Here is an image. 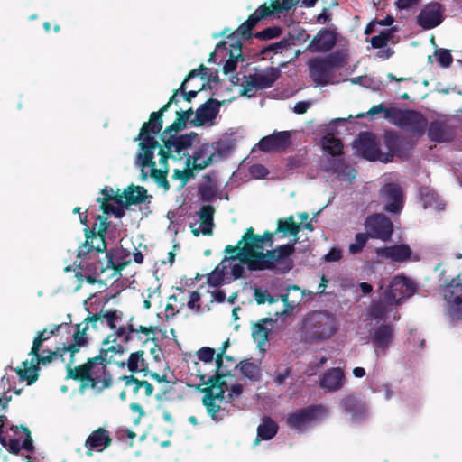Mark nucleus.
Listing matches in <instances>:
<instances>
[{
    "instance_id": "obj_1",
    "label": "nucleus",
    "mask_w": 462,
    "mask_h": 462,
    "mask_svg": "<svg viewBox=\"0 0 462 462\" xmlns=\"http://www.w3.org/2000/svg\"><path fill=\"white\" fill-rule=\"evenodd\" d=\"M124 313L123 311L117 309H106L101 310L98 313H95L91 316H88L85 319V326L83 328L80 327L82 330L86 326L88 328V324H91L95 329H98L99 326L104 325L106 323L107 327L114 332V334L109 335L103 341V345H108L110 342H116V338L121 339L122 342L128 344L136 337L137 339H141L139 334H143L145 336H149L151 334L154 335L157 328L154 326H143V325H134V317H130L126 324L123 323Z\"/></svg>"
},
{
    "instance_id": "obj_2",
    "label": "nucleus",
    "mask_w": 462,
    "mask_h": 462,
    "mask_svg": "<svg viewBox=\"0 0 462 462\" xmlns=\"http://www.w3.org/2000/svg\"><path fill=\"white\" fill-rule=\"evenodd\" d=\"M87 330V326L81 330L80 325H76L71 344L65 345L61 348L57 347L56 350H43L42 355H40V352L37 355H32L33 357L31 361V366H28L29 363L25 360L23 362V368H15L20 380L26 381L28 385L34 383L39 377L40 365H47L58 358L64 362L63 356L67 352L70 354L69 362L73 364L75 362L74 356L79 352L80 347L88 345Z\"/></svg>"
},
{
    "instance_id": "obj_3",
    "label": "nucleus",
    "mask_w": 462,
    "mask_h": 462,
    "mask_svg": "<svg viewBox=\"0 0 462 462\" xmlns=\"http://www.w3.org/2000/svg\"><path fill=\"white\" fill-rule=\"evenodd\" d=\"M107 351H100L99 355L89 357L84 364L73 366L72 362L66 365V379L81 383L80 389L91 387L103 391L113 384V376L108 371Z\"/></svg>"
},
{
    "instance_id": "obj_4",
    "label": "nucleus",
    "mask_w": 462,
    "mask_h": 462,
    "mask_svg": "<svg viewBox=\"0 0 462 462\" xmlns=\"http://www.w3.org/2000/svg\"><path fill=\"white\" fill-rule=\"evenodd\" d=\"M337 331L336 316L328 310L313 311L305 316L302 334L306 340L319 341L330 338Z\"/></svg>"
},
{
    "instance_id": "obj_5",
    "label": "nucleus",
    "mask_w": 462,
    "mask_h": 462,
    "mask_svg": "<svg viewBox=\"0 0 462 462\" xmlns=\"http://www.w3.org/2000/svg\"><path fill=\"white\" fill-rule=\"evenodd\" d=\"M296 5L293 0H272L270 5L266 3L261 5L255 11L250 14L245 22L241 23L238 28L228 37L236 36L237 38L248 40L253 37L252 30L262 21L274 14H282L289 11Z\"/></svg>"
},
{
    "instance_id": "obj_6",
    "label": "nucleus",
    "mask_w": 462,
    "mask_h": 462,
    "mask_svg": "<svg viewBox=\"0 0 462 462\" xmlns=\"http://www.w3.org/2000/svg\"><path fill=\"white\" fill-rule=\"evenodd\" d=\"M200 380L206 387L199 389L204 393L202 397V404L205 406L208 416L215 422H220L224 420L222 412L225 408H222L217 401L220 402L226 400V383H219L217 376H207V374H200Z\"/></svg>"
},
{
    "instance_id": "obj_7",
    "label": "nucleus",
    "mask_w": 462,
    "mask_h": 462,
    "mask_svg": "<svg viewBox=\"0 0 462 462\" xmlns=\"http://www.w3.org/2000/svg\"><path fill=\"white\" fill-rule=\"evenodd\" d=\"M97 220L99 223L96 222L91 228L88 226L84 228L86 240L78 249V257L89 256L93 258L95 255L103 254L106 252V234L110 222L99 215L97 216Z\"/></svg>"
},
{
    "instance_id": "obj_8",
    "label": "nucleus",
    "mask_w": 462,
    "mask_h": 462,
    "mask_svg": "<svg viewBox=\"0 0 462 462\" xmlns=\"http://www.w3.org/2000/svg\"><path fill=\"white\" fill-rule=\"evenodd\" d=\"M345 63L340 51L332 52L324 58H313L309 60V75L317 86L329 84L332 72Z\"/></svg>"
},
{
    "instance_id": "obj_9",
    "label": "nucleus",
    "mask_w": 462,
    "mask_h": 462,
    "mask_svg": "<svg viewBox=\"0 0 462 462\" xmlns=\"http://www.w3.org/2000/svg\"><path fill=\"white\" fill-rule=\"evenodd\" d=\"M162 127L157 125V127L152 125L151 121L143 124L135 141H140L139 148L143 152L137 154L138 159L141 161L142 170L144 168H152L156 166L154 161V151L160 148L159 142L152 134H157L162 131Z\"/></svg>"
},
{
    "instance_id": "obj_10",
    "label": "nucleus",
    "mask_w": 462,
    "mask_h": 462,
    "mask_svg": "<svg viewBox=\"0 0 462 462\" xmlns=\"http://www.w3.org/2000/svg\"><path fill=\"white\" fill-rule=\"evenodd\" d=\"M231 261L238 260L247 266L249 271L272 270L277 273L276 250L271 249L263 253V250L252 249L250 253L238 251L230 254Z\"/></svg>"
},
{
    "instance_id": "obj_11",
    "label": "nucleus",
    "mask_w": 462,
    "mask_h": 462,
    "mask_svg": "<svg viewBox=\"0 0 462 462\" xmlns=\"http://www.w3.org/2000/svg\"><path fill=\"white\" fill-rule=\"evenodd\" d=\"M275 234V231L272 232L266 230L262 236H260L254 234V229L253 227H249L245 230L242 238L236 245H226L224 252L227 254H232L238 251L250 253L252 249L263 250L264 245L272 247L273 245V237Z\"/></svg>"
},
{
    "instance_id": "obj_12",
    "label": "nucleus",
    "mask_w": 462,
    "mask_h": 462,
    "mask_svg": "<svg viewBox=\"0 0 462 462\" xmlns=\"http://www.w3.org/2000/svg\"><path fill=\"white\" fill-rule=\"evenodd\" d=\"M354 147L362 157L371 162L379 161L387 163L393 160L392 153H384L381 151L380 143L375 134L371 132H361L355 141Z\"/></svg>"
},
{
    "instance_id": "obj_13",
    "label": "nucleus",
    "mask_w": 462,
    "mask_h": 462,
    "mask_svg": "<svg viewBox=\"0 0 462 462\" xmlns=\"http://www.w3.org/2000/svg\"><path fill=\"white\" fill-rule=\"evenodd\" d=\"M100 254L95 255L91 258L89 256L78 257L79 263L78 264L79 270L76 271L75 276L78 280L82 281L83 279L89 284H95L97 282H102L101 280L97 279V276L107 271L109 264H112L111 260H102L99 258Z\"/></svg>"
},
{
    "instance_id": "obj_14",
    "label": "nucleus",
    "mask_w": 462,
    "mask_h": 462,
    "mask_svg": "<svg viewBox=\"0 0 462 462\" xmlns=\"http://www.w3.org/2000/svg\"><path fill=\"white\" fill-rule=\"evenodd\" d=\"M416 285L408 278L394 276L383 293V300L386 304L399 305L403 300L412 296L416 291Z\"/></svg>"
},
{
    "instance_id": "obj_15",
    "label": "nucleus",
    "mask_w": 462,
    "mask_h": 462,
    "mask_svg": "<svg viewBox=\"0 0 462 462\" xmlns=\"http://www.w3.org/2000/svg\"><path fill=\"white\" fill-rule=\"evenodd\" d=\"M448 314L452 320L462 321V281L460 275L452 278L442 289Z\"/></svg>"
},
{
    "instance_id": "obj_16",
    "label": "nucleus",
    "mask_w": 462,
    "mask_h": 462,
    "mask_svg": "<svg viewBox=\"0 0 462 462\" xmlns=\"http://www.w3.org/2000/svg\"><path fill=\"white\" fill-rule=\"evenodd\" d=\"M324 411L325 409L321 404H311L288 414L286 424L290 429L300 432L316 421L319 415Z\"/></svg>"
},
{
    "instance_id": "obj_17",
    "label": "nucleus",
    "mask_w": 462,
    "mask_h": 462,
    "mask_svg": "<svg viewBox=\"0 0 462 462\" xmlns=\"http://www.w3.org/2000/svg\"><path fill=\"white\" fill-rule=\"evenodd\" d=\"M364 225L371 238L388 241L393 233V222L383 213H374L368 216Z\"/></svg>"
},
{
    "instance_id": "obj_18",
    "label": "nucleus",
    "mask_w": 462,
    "mask_h": 462,
    "mask_svg": "<svg viewBox=\"0 0 462 462\" xmlns=\"http://www.w3.org/2000/svg\"><path fill=\"white\" fill-rule=\"evenodd\" d=\"M383 209L392 214H400L403 208L404 197L401 186L394 182L384 184L379 192Z\"/></svg>"
},
{
    "instance_id": "obj_19",
    "label": "nucleus",
    "mask_w": 462,
    "mask_h": 462,
    "mask_svg": "<svg viewBox=\"0 0 462 462\" xmlns=\"http://www.w3.org/2000/svg\"><path fill=\"white\" fill-rule=\"evenodd\" d=\"M177 134L171 133L164 136L163 130L160 134V138L165 148L171 149L172 152L176 153L174 160H180L185 155L181 154V152L191 147L193 142L198 137V134L195 132L181 135H177Z\"/></svg>"
},
{
    "instance_id": "obj_20",
    "label": "nucleus",
    "mask_w": 462,
    "mask_h": 462,
    "mask_svg": "<svg viewBox=\"0 0 462 462\" xmlns=\"http://www.w3.org/2000/svg\"><path fill=\"white\" fill-rule=\"evenodd\" d=\"M101 198H97V201L100 204V208L104 214H113L116 218L125 216V201L124 196H120L115 192L112 188L105 187L101 189Z\"/></svg>"
},
{
    "instance_id": "obj_21",
    "label": "nucleus",
    "mask_w": 462,
    "mask_h": 462,
    "mask_svg": "<svg viewBox=\"0 0 462 462\" xmlns=\"http://www.w3.org/2000/svg\"><path fill=\"white\" fill-rule=\"evenodd\" d=\"M417 24L424 30H430L443 22V8L438 2L426 5L417 15Z\"/></svg>"
},
{
    "instance_id": "obj_22",
    "label": "nucleus",
    "mask_w": 462,
    "mask_h": 462,
    "mask_svg": "<svg viewBox=\"0 0 462 462\" xmlns=\"http://www.w3.org/2000/svg\"><path fill=\"white\" fill-rule=\"evenodd\" d=\"M291 134L289 131L273 132L263 137L258 143V148L264 152L284 151L291 145Z\"/></svg>"
},
{
    "instance_id": "obj_23",
    "label": "nucleus",
    "mask_w": 462,
    "mask_h": 462,
    "mask_svg": "<svg viewBox=\"0 0 462 462\" xmlns=\"http://www.w3.org/2000/svg\"><path fill=\"white\" fill-rule=\"evenodd\" d=\"M213 145L208 143L201 144L192 154L188 155L185 161V166H193L196 171L206 169L216 162L215 152H212Z\"/></svg>"
},
{
    "instance_id": "obj_24",
    "label": "nucleus",
    "mask_w": 462,
    "mask_h": 462,
    "mask_svg": "<svg viewBox=\"0 0 462 462\" xmlns=\"http://www.w3.org/2000/svg\"><path fill=\"white\" fill-rule=\"evenodd\" d=\"M337 42V34L334 31L322 28L307 46V50L312 53L330 51Z\"/></svg>"
},
{
    "instance_id": "obj_25",
    "label": "nucleus",
    "mask_w": 462,
    "mask_h": 462,
    "mask_svg": "<svg viewBox=\"0 0 462 462\" xmlns=\"http://www.w3.org/2000/svg\"><path fill=\"white\" fill-rule=\"evenodd\" d=\"M112 443V439L109 435L108 430L104 428H98L93 430L85 441V447L87 448V456L91 457L93 451H102Z\"/></svg>"
},
{
    "instance_id": "obj_26",
    "label": "nucleus",
    "mask_w": 462,
    "mask_h": 462,
    "mask_svg": "<svg viewBox=\"0 0 462 462\" xmlns=\"http://www.w3.org/2000/svg\"><path fill=\"white\" fill-rule=\"evenodd\" d=\"M345 381L344 371L339 367H333L323 374L319 380V387L327 393H333L342 389Z\"/></svg>"
},
{
    "instance_id": "obj_27",
    "label": "nucleus",
    "mask_w": 462,
    "mask_h": 462,
    "mask_svg": "<svg viewBox=\"0 0 462 462\" xmlns=\"http://www.w3.org/2000/svg\"><path fill=\"white\" fill-rule=\"evenodd\" d=\"M221 103L218 100L209 98L196 110L195 117L189 121V124L196 126L206 125L216 118Z\"/></svg>"
},
{
    "instance_id": "obj_28",
    "label": "nucleus",
    "mask_w": 462,
    "mask_h": 462,
    "mask_svg": "<svg viewBox=\"0 0 462 462\" xmlns=\"http://www.w3.org/2000/svg\"><path fill=\"white\" fill-rule=\"evenodd\" d=\"M298 238H294L291 244L279 245L276 250L277 273L284 274L293 268V261L291 256L295 252V244Z\"/></svg>"
},
{
    "instance_id": "obj_29",
    "label": "nucleus",
    "mask_w": 462,
    "mask_h": 462,
    "mask_svg": "<svg viewBox=\"0 0 462 462\" xmlns=\"http://www.w3.org/2000/svg\"><path fill=\"white\" fill-rule=\"evenodd\" d=\"M394 337V327L391 323L381 324L376 327L371 336L373 346L376 350L383 352L390 346Z\"/></svg>"
},
{
    "instance_id": "obj_30",
    "label": "nucleus",
    "mask_w": 462,
    "mask_h": 462,
    "mask_svg": "<svg viewBox=\"0 0 462 462\" xmlns=\"http://www.w3.org/2000/svg\"><path fill=\"white\" fill-rule=\"evenodd\" d=\"M323 170L327 172L337 174L340 180H353L357 175L355 168L348 167L342 158H328L323 166Z\"/></svg>"
},
{
    "instance_id": "obj_31",
    "label": "nucleus",
    "mask_w": 462,
    "mask_h": 462,
    "mask_svg": "<svg viewBox=\"0 0 462 462\" xmlns=\"http://www.w3.org/2000/svg\"><path fill=\"white\" fill-rule=\"evenodd\" d=\"M341 408L346 413L351 414L355 420H361L366 414V405L356 394H349L343 398L340 402Z\"/></svg>"
},
{
    "instance_id": "obj_32",
    "label": "nucleus",
    "mask_w": 462,
    "mask_h": 462,
    "mask_svg": "<svg viewBox=\"0 0 462 462\" xmlns=\"http://www.w3.org/2000/svg\"><path fill=\"white\" fill-rule=\"evenodd\" d=\"M377 254L394 262L402 263L410 259L411 249L406 244L379 248Z\"/></svg>"
},
{
    "instance_id": "obj_33",
    "label": "nucleus",
    "mask_w": 462,
    "mask_h": 462,
    "mask_svg": "<svg viewBox=\"0 0 462 462\" xmlns=\"http://www.w3.org/2000/svg\"><path fill=\"white\" fill-rule=\"evenodd\" d=\"M427 120L421 113L414 110H407V114L401 128L422 134L425 132Z\"/></svg>"
},
{
    "instance_id": "obj_34",
    "label": "nucleus",
    "mask_w": 462,
    "mask_h": 462,
    "mask_svg": "<svg viewBox=\"0 0 462 462\" xmlns=\"http://www.w3.org/2000/svg\"><path fill=\"white\" fill-rule=\"evenodd\" d=\"M120 196H124L125 208L131 205H139L143 203L146 199L152 198L147 194V189L142 186L130 185L124 190Z\"/></svg>"
},
{
    "instance_id": "obj_35",
    "label": "nucleus",
    "mask_w": 462,
    "mask_h": 462,
    "mask_svg": "<svg viewBox=\"0 0 462 462\" xmlns=\"http://www.w3.org/2000/svg\"><path fill=\"white\" fill-rule=\"evenodd\" d=\"M203 180L198 187L199 196L203 202H212L217 194V183L209 174L204 175Z\"/></svg>"
},
{
    "instance_id": "obj_36",
    "label": "nucleus",
    "mask_w": 462,
    "mask_h": 462,
    "mask_svg": "<svg viewBox=\"0 0 462 462\" xmlns=\"http://www.w3.org/2000/svg\"><path fill=\"white\" fill-rule=\"evenodd\" d=\"M215 208L211 205H204L200 208L198 215L201 225V234L212 236L214 228Z\"/></svg>"
},
{
    "instance_id": "obj_37",
    "label": "nucleus",
    "mask_w": 462,
    "mask_h": 462,
    "mask_svg": "<svg viewBox=\"0 0 462 462\" xmlns=\"http://www.w3.org/2000/svg\"><path fill=\"white\" fill-rule=\"evenodd\" d=\"M230 46L232 49L229 51V58L223 67V72L226 75L236 69L238 60H244L241 41L237 39L234 43H231Z\"/></svg>"
},
{
    "instance_id": "obj_38",
    "label": "nucleus",
    "mask_w": 462,
    "mask_h": 462,
    "mask_svg": "<svg viewBox=\"0 0 462 462\" xmlns=\"http://www.w3.org/2000/svg\"><path fill=\"white\" fill-rule=\"evenodd\" d=\"M258 88L265 89L271 88L281 76L279 68L268 67L261 73H254Z\"/></svg>"
},
{
    "instance_id": "obj_39",
    "label": "nucleus",
    "mask_w": 462,
    "mask_h": 462,
    "mask_svg": "<svg viewBox=\"0 0 462 462\" xmlns=\"http://www.w3.org/2000/svg\"><path fill=\"white\" fill-rule=\"evenodd\" d=\"M193 114L194 110L191 107L185 111H177L174 122L164 129V136L171 133H180L184 130L187 126V122L190 121Z\"/></svg>"
},
{
    "instance_id": "obj_40",
    "label": "nucleus",
    "mask_w": 462,
    "mask_h": 462,
    "mask_svg": "<svg viewBox=\"0 0 462 462\" xmlns=\"http://www.w3.org/2000/svg\"><path fill=\"white\" fill-rule=\"evenodd\" d=\"M169 170L165 167L164 169H157L156 166L150 169V173L144 170H141L142 180L144 181L150 176L159 187L168 191L171 188L170 183L167 180Z\"/></svg>"
},
{
    "instance_id": "obj_41",
    "label": "nucleus",
    "mask_w": 462,
    "mask_h": 462,
    "mask_svg": "<svg viewBox=\"0 0 462 462\" xmlns=\"http://www.w3.org/2000/svg\"><path fill=\"white\" fill-rule=\"evenodd\" d=\"M279 426L275 420L269 416H264L257 428V438L261 440H270L278 432Z\"/></svg>"
},
{
    "instance_id": "obj_42",
    "label": "nucleus",
    "mask_w": 462,
    "mask_h": 462,
    "mask_svg": "<svg viewBox=\"0 0 462 462\" xmlns=\"http://www.w3.org/2000/svg\"><path fill=\"white\" fill-rule=\"evenodd\" d=\"M239 364L236 363V359L226 355L224 359H221V365L216 364V372L212 376H217L219 379V383H226L224 378L230 376L232 372L237 369Z\"/></svg>"
},
{
    "instance_id": "obj_43",
    "label": "nucleus",
    "mask_w": 462,
    "mask_h": 462,
    "mask_svg": "<svg viewBox=\"0 0 462 462\" xmlns=\"http://www.w3.org/2000/svg\"><path fill=\"white\" fill-rule=\"evenodd\" d=\"M144 352L143 350H138L130 354L127 360V368L128 370L134 374L143 372L144 375L148 374V364L143 358Z\"/></svg>"
},
{
    "instance_id": "obj_44",
    "label": "nucleus",
    "mask_w": 462,
    "mask_h": 462,
    "mask_svg": "<svg viewBox=\"0 0 462 462\" xmlns=\"http://www.w3.org/2000/svg\"><path fill=\"white\" fill-rule=\"evenodd\" d=\"M300 231V224L294 221V217L292 215L289 216L287 218H279L277 220V227L275 233H282L284 236L286 234H290L291 236L297 238Z\"/></svg>"
},
{
    "instance_id": "obj_45",
    "label": "nucleus",
    "mask_w": 462,
    "mask_h": 462,
    "mask_svg": "<svg viewBox=\"0 0 462 462\" xmlns=\"http://www.w3.org/2000/svg\"><path fill=\"white\" fill-rule=\"evenodd\" d=\"M241 374L252 382H258L261 380L262 372L258 365L251 362L249 359H244L239 363L238 366Z\"/></svg>"
},
{
    "instance_id": "obj_46",
    "label": "nucleus",
    "mask_w": 462,
    "mask_h": 462,
    "mask_svg": "<svg viewBox=\"0 0 462 462\" xmlns=\"http://www.w3.org/2000/svg\"><path fill=\"white\" fill-rule=\"evenodd\" d=\"M120 380H122L125 383V386L134 385L133 393L134 394H136L138 393L140 388L144 389V394L147 397L152 396V394L153 393V386L148 381L138 380L133 374L122 375L120 377Z\"/></svg>"
},
{
    "instance_id": "obj_47",
    "label": "nucleus",
    "mask_w": 462,
    "mask_h": 462,
    "mask_svg": "<svg viewBox=\"0 0 462 462\" xmlns=\"http://www.w3.org/2000/svg\"><path fill=\"white\" fill-rule=\"evenodd\" d=\"M178 91H173L172 96L169 98L168 102L164 104L158 111L152 112L150 114L149 121L152 122V125L157 127V125L162 126L163 125L162 116L165 112H167L170 106L173 105H178L180 100L178 98Z\"/></svg>"
},
{
    "instance_id": "obj_48",
    "label": "nucleus",
    "mask_w": 462,
    "mask_h": 462,
    "mask_svg": "<svg viewBox=\"0 0 462 462\" xmlns=\"http://www.w3.org/2000/svg\"><path fill=\"white\" fill-rule=\"evenodd\" d=\"M226 260H231L229 257H225L224 260L218 264L208 275L207 278V282L212 287H217L222 284L225 276L226 266L224 265V263Z\"/></svg>"
},
{
    "instance_id": "obj_49",
    "label": "nucleus",
    "mask_w": 462,
    "mask_h": 462,
    "mask_svg": "<svg viewBox=\"0 0 462 462\" xmlns=\"http://www.w3.org/2000/svg\"><path fill=\"white\" fill-rule=\"evenodd\" d=\"M269 318H263L257 323L254 324L252 328V336L259 344H264L268 340V328L265 324L271 322Z\"/></svg>"
},
{
    "instance_id": "obj_50",
    "label": "nucleus",
    "mask_w": 462,
    "mask_h": 462,
    "mask_svg": "<svg viewBox=\"0 0 462 462\" xmlns=\"http://www.w3.org/2000/svg\"><path fill=\"white\" fill-rule=\"evenodd\" d=\"M322 146L323 149L333 157L340 155L342 153V142L332 135L328 134L323 137Z\"/></svg>"
},
{
    "instance_id": "obj_51",
    "label": "nucleus",
    "mask_w": 462,
    "mask_h": 462,
    "mask_svg": "<svg viewBox=\"0 0 462 462\" xmlns=\"http://www.w3.org/2000/svg\"><path fill=\"white\" fill-rule=\"evenodd\" d=\"M428 136L431 141L443 142L446 140V125L445 124L433 121L430 123L428 129Z\"/></svg>"
},
{
    "instance_id": "obj_52",
    "label": "nucleus",
    "mask_w": 462,
    "mask_h": 462,
    "mask_svg": "<svg viewBox=\"0 0 462 462\" xmlns=\"http://www.w3.org/2000/svg\"><path fill=\"white\" fill-rule=\"evenodd\" d=\"M394 32L395 29L390 28L381 32L378 35L372 37L370 40L372 47L374 49L385 47L393 38Z\"/></svg>"
},
{
    "instance_id": "obj_53",
    "label": "nucleus",
    "mask_w": 462,
    "mask_h": 462,
    "mask_svg": "<svg viewBox=\"0 0 462 462\" xmlns=\"http://www.w3.org/2000/svg\"><path fill=\"white\" fill-rule=\"evenodd\" d=\"M10 430L15 435L18 436L21 432L25 434V439L21 445V448L25 449L26 451L32 452L34 450L33 441L31 436L30 430L25 426H11Z\"/></svg>"
},
{
    "instance_id": "obj_54",
    "label": "nucleus",
    "mask_w": 462,
    "mask_h": 462,
    "mask_svg": "<svg viewBox=\"0 0 462 462\" xmlns=\"http://www.w3.org/2000/svg\"><path fill=\"white\" fill-rule=\"evenodd\" d=\"M207 71L208 68L203 64H201L198 69H191L185 77L180 88L178 89H175L174 91H178V94L183 95L186 92L187 82L195 77H200L202 79H205L207 77Z\"/></svg>"
},
{
    "instance_id": "obj_55",
    "label": "nucleus",
    "mask_w": 462,
    "mask_h": 462,
    "mask_svg": "<svg viewBox=\"0 0 462 462\" xmlns=\"http://www.w3.org/2000/svg\"><path fill=\"white\" fill-rule=\"evenodd\" d=\"M388 304L385 301H374L370 305L369 314L374 319L385 320L387 319Z\"/></svg>"
},
{
    "instance_id": "obj_56",
    "label": "nucleus",
    "mask_w": 462,
    "mask_h": 462,
    "mask_svg": "<svg viewBox=\"0 0 462 462\" xmlns=\"http://www.w3.org/2000/svg\"><path fill=\"white\" fill-rule=\"evenodd\" d=\"M384 143L389 151L387 153H392L393 155V153L400 151L402 140L396 133L388 132L384 134Z\"/></svg>"
},
{
    "instance_id": "obj_57",
    "label": "nucleus",
    "mask_w": 462,
    "mask_h": 462,
    "mask_svg": "<svg viewBox=\"0 0 462 462\" xmlns=\"http://www.w3.org/2000/svg\"><path fill=\"white\" fill-rule=\"evenodd\" d=\"M407 114V110H402L396 107H390L384 115V118L388 119L392 124L401 127L404 117Z\"/></svg>"
},
{
    "instance_id": "obj_58",
    "label": "nucleus",
    "mask_w": 462,
    "mask_h": 462,
    "mask_svg": "<svg viewBox=\"0 0 462 462\" xmlns=\"http://www.w3.org/2000/svg\"><path fill=\"white\" fill-rule=\"evenodd\" d=\"M51 337V336L49 334V329L43 328L42 330L39 331L33 339L29 355H37V353L41 351L43 343Z\"/></svg>"
},
{
    "instance_id": "obj_59",
    "label": "nucleus",
    "mask_w": 462,
    "mask_h": 462,
    "mask_svg": "<svg viewBox=\"0 0 462 462\" xmlns=\"http://www.w3.org/2000/svg\"><path fill=\"white\" fill-rule=\"evenodd\" d=\"M194 171L195 169H193L192 165L189 167L186 166L185 170L175 169L172 178L180 180L181 181L180 188H183L190 179L195 177Z\"/></svg>"
},
{
    "instance_id": "obj_60",
    "label": "nucleus",
    "mask_w": 462,
    "mask_h": 462,
    "mask_svg": "<svg viewBox=\"0 0 462 462\" xmlns=\"http://www.w3.org/2000/svg\"><path fill=\"white\" fill-rule=\"evenodd\" d=\"M243 89L241 91V95L252 97L255 95V93L260 90L261 88H258L256 79L253 76V74H250L247 78V79L242 84Z\"/></svg>"
},
{
    "instance_id": "obj_61",
    "label": "nucleus",
    "mask_w": 462,
    "mask_h": 462,
    "mask_svg": "<svg viewBox=\"0 0 462 462\" xmlns=\"http://www.w3.org/2000/svg\"><path fill=\"white\" fill-rule=\"evenodd\" d=\"M282 32V30L280 26H271L263 29L261 32H258L254 34V37L262 40L267 41L274 38H278Z\"/></svg>"
},
{
    "instance_id": "obj_62",
    "label": "nucleus",
    "mask_w": 462,
    "mask_h": 462,
    "mask_svg": "<svg viewBox=\"0 0 462 462\" xmlns=\"http://www.w3.org/2000/svg\"><path fill=\"white\" fill-rule=\"evenodd\" d=\"M367 233H357L355 236V243L349 245V252L353 254L360 253L368 240Z\"/></svg>"
},
{
    "instance_id": "obj_63",
    "label": "nucleus",
    "mask_w": 462,
    "mask_h": 462,
    "mask_svg": "<svg viewBox=\"0 0 462 462\" xmlns=\"http://www.w3.org/2000/svg\"><path fill=\"white\" fill-rule=\"evenodd\" d=\"M290 46V42L286 39H282L279 42L269 44L268 46L263 48L260 53L264 57L270 52L278 53L282 50L288 49Z\"/></svg>"
},
{
    "instance_id": "obj_64",
    "label": "nucleus",
    "mask_w": 462,
    "mask_h": 462,
    "mask_svg": "<svg viewBox=\"0 0 462 462\" xmlns=\"http://www.w3.org/2000/svg\"><path fill=\"white\" fill-rule=\"evenodd\" d=\"M435 57L439 66L448 68L453 62L452 55L447 49H438L435 51Z\"/></svg>"
}]
</instances>
